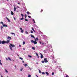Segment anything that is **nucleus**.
<instances>
[{"instance_id":"nucleus-1","label":"nucleus","mask_w":77,"mask_h":77,"mask_svg":"<svg viewBox=\"0 0 77 77\" xmlns=\"http://www.w3.org/2000/svg\"><path fill=\"white\" fill-rule=\"evenodd\" d=\"M10 49L11 51H12L13 50V49H12V47H15V45L14 44H10V45H9Z\"/></svg>"},{"instance_id":"nucleus-2","label":"nucleus","mask_w":77,"mask_h":77,"mask_svg":"<svg viewBox=\"0 0 77 77\" xmlns=\"http://www.w3.org/2000/svg\"><path fill=\"white\" fill-rule=\"evenodd\" d=\"M31 42H32V43H34L35 44H37L36 42H34L33 40H31Z\"/></svg>"},{"instance_id":"nucleus-3","label":"nucleus","mask_w":77,"mask_h":77,"mask_svg":"<svg viewBox=\"0 0 77 77\" xmlns=\"http://www.w3.org/2000/svg\"><path fill=\"white\" fill-rule=\"evenodd\" d=\"M44 61H45V63H47V62H48V60H47V58H44Z\"/></svg>"},{"instance_id":"nucleus-4","label":"nucleus","mask_w":77,"mask_h":77,"mask_svg":"<svg viewBox=\"0 0 77 77\" xmlns=\"http://www.w3.org/2000/svg\"><path fill=\"white\" fill-rule=\"evenodd\" d=\"M40 54H41L40 57L41 59H42V58L44 57V56H43V55H42V54H41V53H40Z\"/></svg>"},{"instance_id":"nucleus-5","label":"nucleus","mask_w":77,"mask_h":77,"mask_svg":"<svg viewBox=\"0 0 77 77\" xmlns=\"http://www.w3.org/2000/svg\"><path fill=\"white\" fill-rule=\"evenodd\" d=\"M5 43H6V41L4 40L2 42V44H5Z\"/></svg>"},{"instance_id":"nucleus-6","label":"nucleus","mask_w":77,"mask_h":77,"mask_svg":"<svg viewBox=\"0 0 77 77\" xmlns=\"http://www.w3.org/2000/svg\"><path fill=\"white\" fill-rule=\"evenodd\" d=\"M10 42V40H7L6 42L5 41V43H6L7 44H8V43H9Z\"/></svg>"},{"instance_id":"nucleus-7","label":"nucleus","mask_w":77,"mask_h":77,"mask_svg":"<svg viewBox=\"0 0 77 77\" xmlns=\"http://www.w3.org/2000/svg\"><path fill=\"white\" fill-rule=\"evenodd\" d=\"M6 18L7 19V20L8 21V22H11V20L9 19L8 18V17H6Z\"/></svg>"},{"instance_id":"nucleus-8","label":"nucleus","mask_w":77,"mask_h":77,"mask_svg":"<svg viewBox=\"0 0 77 77\" xmlns=\"http://www.w3.org/2000/svg\"><path fill=\"white\" fill-rule=\"evenodd\" d=\"M3 27H8V25H6V24H3Z\"/></svg>"},{"instance_id":"nucleus-9","label":"nucleus","mask_w":77,"mask_h":77,"mask_svg":"<svg viewBox=\"0 0 77 77\" xmlns=\"http://www.w3.org/2000/svg\"><path fill=\"white\" fill-rule=\"evenodd\" d=\"M14 11L15 12L16 11V7L15 6L14 7Z\"/></svg>"},{"instance_id":"nucleus-10","label":"nucleus","mask_w":77,"mask_h":77,"mask_svg":"<svg viewBox=\"0 0 77 77\" xmlns=\"http://www.w3.org/2000/svg\"><path fill=\"white\" fill-rule=\"evenodd\" d=\"M26 13H27V14H31V15H32V14L30 13L29 12V11H27V12H26Z\"/></svg>"},{"instance_id":"nucleus-11","label":"nucleus","mask_w":77,"mask_h":77,"mask_svg":"<svg viewBox=\"0 0 77 77\" xmlns=\"http://www.w3.org/2000/svg\"><path fill=\"white\" fill-rule=\"evenodd\" d=\"M11 14L12 15H14V12H13V11H11Z\"/></svg>"},{"instance_id":"nucleus-12","label":"nucleus","mask_w":77,"mask_h":77,"mask_svg":"<svg viewBox=\"0 0 77 77\" xmlns=\"http://www.w3.org/2000/svg\"><path fill=\"white\" fill-rule=\"evenodd\" d=\"M8 39H10V40H11V39H12V38H11V37L8 36Z\"/></svg>"},{"instance_id":"nucleus-13","label":"nucleus","mask_w":77,"mask_h":77,"mask_svg":"<svg viewBox=\"0 0 77 77\" xmlns=\"http://www.w3.org/2000/svg\"><path fill=\"white\" fill-rule=\"evenodd\" d=\"M46 74H47V75H49V73H48V72H45Z\"/></svg>"},{"instance_id":"nucleus-14","label":"nucleus","mask_w":77,"mask_h":77,"mask_svg":"<svg viewBox=\"0 0 77 77\" xmlns=\"http://www.w3.org/2000/svg\"><path fill=\"white\" fill-rule=\"evenodd\" d=\"M35 54L38 57H39V56L38 55V54L37 53H35Z\"/></svg>"},{"instance_id":"nucleus-15","label":"nucleus","mask_w":77,"mask_h":77,"mask_svg":"<svg viewBox=\"0 0 77 77\" xmlns=\"http://www.w3.org/2000/svg\"><path fill=\"white\" fill-rule=\"evenodd\" d=\"M21 32L22 33H23L24 32V30L22 29L21 30Z\"/></svg>"},{"instance_id":"nucleus-16","label":"nucleus","mask_w":77,"mask_h":77,"mask_svg":"<svg viewBox=\"0 0 77 77\" xmlns=\"http://www.w3.org/2000/svg\"><path fill=\"white\" fill-rule=\"evenodd\" d=\"M21 16L22 17H24V14H21Z\"/></svg>"},{"instance_id":"nucleus-17","label":"nucleus","mask_w":77,"mask_h":77,"mask_svg":"<svg viewBox=\"0 0 77 77\" xmlns=\"http://www.w3.org/2000/svg\"><path fill=\"white\" fill-rule=\"evenodd\" d=\"M32 20L33 21H34V23H36V22H35V20L34 19H33Z\"/></svg>"},{"instance_id":"nucleus-18","label":"nucleus","mask_w":77,"mask_h":77,"mask_svg":"<svg viewBox=\"0 0 77 77\" xmlns=\"http://www.w3.org/2000/svg\"><path fill=\"white\" fill-rule=\"evenodd\" d=\"M32 49L35 50V48L34 47H32Z\"/></svg>"},{"instance_id":"nucleus-19","label":"nucleus","mask_w":77,"mask_h":77,"mask_svg":"<svg viewBox=\"0 0 77 77\" xmlns=\"http://www.w3.org/2000/svg\"><path fill=\"white\" fill-rule=\"evenodd\" d=\"M25 18H26V17H27V14H25Z\"/></svg>"},{"instance_id":"nucleus-20","label":"nucleus","mask_w":77,"mask_h":77,"mask_svg":"<svg viewBox=\"0 0 77 77\" xmlns=\"http://www.w3.org/2000/svg\"><path fill=\"white\" fill-rule=\"evenodd\" d=\"M34 36L32 34H31V37H32V38H33V37Z\"/></svg>"},{"instance_id":"nucleus-21","label":"nucleus","mask_w":77,"mask_h":77,"mask_svg":"<svg viewBox=\"0 0 77 77\" xmlns=\"http://www.w3.org/2000/svg\"><path fill=\"white\" fill-rule=\"evenodd\" d=\"M25 43H26V42H23V45H24V44H25Z\"/></svg>"},{"instance_id":"nucleus-22","label":"nucleus","mask_w":77,"mask_h":77,"mask_svg":"<svg viewBox=\"0 0 77 77\" xmlns=\"http://www.w3.org/2000/svg\"><path fill=\"white\" fill-rule=\"evenodd\" d=\"M27 64H25V65H24V66L26 67V66H27Z\"/></svg>"},{"instance_id":"nucleus-23","label":"nucleus","mask_w":77,"mask_h":77,"mask_svg":"<svg viewBox=\"0 0 77 77\" xmlns=\"http://www.w3.org/2000/svg\"><path fill=\"white\" fill-rule=\"evenodd\" d=\"M28 57H32V56H30V55H28Z\"/></svg>"},{"instance_id":"nucleus-24","label":"nucleus","mask_w":77,"mask_h":77,"mask_svg":"<svg viewBox=\"0 0 77 77\" xmlns=\"http://www.w3.org/2000/svg\"><path fill=\"white\" fill-rule=\"evenodd\" d=\"M5 72H6L8 73V70L5 69Z\"/></svg>"},{"instance_id":"nucleus-25","label":"nucleus","mask_w":77,"mask_h":77,"mask_svg":"<svg viewBox=\"0 0 77 77\" xmlns=\"http://www.w3.org/2000/svg\"><path fill=\"white\" fill-rule=\"evenodd\" d=\"M42 63H45V61H44V60H42Z\"/></svg>"},{"instance_id":"nucleus-26","label":"nucleus","mask_w":77,"mask_h":77,"mask_svg":"<svg viewBox=\"0 0 77 77\" xmlns=\"http://www.w3.org/2000/svg\"><path fill=\"white\" fill-rule=\"evenodd\" d=\"M25 33H26V34H28V32L27 31H25Z\"/></svg>"},{"instance_id":"nucleus-27","label":"nucleus","mask_w":77,"mask_h":77,"mask_svg":"<svg viewBox=\"0 0 77 77\" xmlns=\"http://www.w3.org/2000/svg\"><path fill=\"white\" fill-rule=\"evenodd\" d=\"M19 59H21V60H23V59L22 58H21V57H20L19 58Z\"/></svg>"},{"instance_id":"nucleus-28","label":"nucleus","mask_w":77,"mask_h":77,"mask_svg":"<svg viewBox=\"0 0 77 77\" xmlns=\"http://www.w3.org/2000/svg\"><path fill=\"white\" fill-rule=\"evenodd\" d=\"M38 71H39V73H41V70L39 69Z\"/></svg>"},{"instance_id":"nucleus-29","label":"nucleus","mask_w":77,"mask_h":77,"mask_svg":"<svg viewBox=\"0 0 77 77\" xmlns=\"http://www.w3.org/2000/svg\"><path fill=\"white\" fill-rule=\"evenodd\" d=\"M11 34H12L13 35H15V33L14 32H11Z\"/></svg>"},{"instance_id":"nucleus-30","label":"nucleus","mask_w":77,"mask_h":77,"mask_svg":"<svg viewBox=\"0 0 77 77\" xmlns=\"http://www.w3.org/2000/svg\"><path fill=\"white\" fill-rule=\"evenodd\" d=\"M24 19V18L23 17H22V18H20V20H23Z\"/></svg>"},{"instance_id":"nucleus-31","label":"nucleus","mask_w":77,"mask_h":77,"mask_svg":"<svg viewBox=\"0 0 77 77\" xmlns=\"http://www.w3.org/2000/svg\"><path fill=\"white\" fill-rule=\"evenodd\" d=\"M8 59H9V60H11V59L9 57H8Z\"/></svg>"},{"instance_id":"nucleus-32","label":"nucleus","mask_w":77,"mask_h":77,"mask_svg":"<svg viewBox=\"0 0 77 77\" xmlns=\"http://www.w3.org/2000/svg\"><path fill=\"white\" fill-rule=\"evenodd\" d=\"M42 74H43V75L45 74V72H42Z\"/></svg>"},{"instance_id":"nucleus-33","label":"nucleus","mask_w":77,"mask_h":77,"mask_svg":"<svg viewBox=\"0 0 77 77\" xmlns=\"http://www.w3.org/2000/svg\"><path fill=\"white\" fill-rule=\"evenodd\" d=\"M1 23L2 24V25H3V22H1Z\"/></svg>"},{"instance_id":"nucleus-34","label":"nucleus","mask_w":77,"mask_h":77,"mask_svg":"<svg viewBox=\"0 0 77 77\" xmlns=\"http://www.w3.org/2000/svg\"><path fill=\"white\" fill-rule=\"evenodd\" d=\"M28 77H31V75H28Z\"/></svg>"},{"instance_id":"nucleus-35","label":"nucleus","mask_w":77,"mask_h":77,"mask_svg":"<svg viewBox=\"0 0 77 77\" xmlns=\"http://www.w3.org/2000/svg\"><path fill=\"white\" fill-rule=\"evenodd\" d=\"M54 72H52V75H54Z\"/></svg>"},{"instance_id":"nucleus-36","label":"nucleus","mask_w":77,"mask_h":77,"mask_svg":"<svg viewBox=\"0 0 77 77\" xmlns=\"http://www.w3.org/2000/svg\"><path fill=\"white\" fill-rule=\"evenodd\" d=\"M25 21H28V20H27V19H25Z\"/></svg>"},{"instance_id":"nucleus-37","label":"nucleus","mask_w":77,"mask_h":77,"mask_svg":"<svg viewBox=\"0 0 77 77\" xmlns=\"http://www.w3.org/2000/svg\"><path fill=\"white\" fill-rule=\"evenodd\" d=\"M28 17L29 18H31V16H28Z\"/></svg>"},{"instance_id":"nucleus-38","label":"nucleus","mask_w":77,"mask_h":77,"mask_svg":"<svg viewBox=\"0 0 77 77\" xmlns=\"http://www.w3.org/2000/svg\"><path fill=\"white\" fill-rule=\"evenodd\" d=\"M0 44H2V42L1 40H0Z\"/></svg>"},{"instance_id":"nucleus-39","label":"nucleus","mask_w":77,"mask_h":77,"mask_svg":"<svg viewBox=\"0 0 77 77\" xmlns=\"http://www.w3.org/2000/svg\"><path fill=\"white\" fill-rule=\"evenodd\" d=\"M31 33H33V31L31 30Z\"/></svg>"},{"instance_id":"nucleus-40","label":"nucleus","mask_w":77,"mask_h":77,"mask_svg":"<svg viewBox=\"0 0 77 77\" xmlns=\"http://www.w3.org/2000/svg\"><path fill=\"white\" fill-rule=\"evenodd\" d=\"M36 39H37V41H38V40H39V39H38V38H35Z\"/></svg>"},{"instance_id":"nucleus-41","label":"nucleus","mask_w":77,"mask_h":77,"mask_svg":"<svg viewBox=\"0 0 77 77\" xmlns=\"http://www.w3.org/2000/svg\"><path fill=\"white\" fill-rule=\"evenodd\" d=\"M32 30H34V29H33V27L32 28Z\"/></svg>"},{"instance_id":"nucleus-42","label":"nucleus","mask_w":77,"mask_h":77,"mask_svg":"<svg viewBox=\"0 0 77 77\" xmlns=\"http://www.w3.org/2000/svg\"><path fill=\"white\" fill-rule=\"evenodd\" d=\"M23 69L22 68V69H20V71H22V70H23Z\"/></svg>"},{"instance_id":"nucleus-43","label":"nucleus","mask_w":77,"mask_h":77,"mask_svg":"<svg viewBox=\"0 0 77 77\" xmlns=\"http://www.w3.org/2000/svg\"><path fill=\"white\" fill-rule=\"evenodd\" d=\"M66 77H69V76H68V75H66Z\"/></svg>"},{"instance_id":"nucleus-44","label":"nucleus","mask_w":77,"mask_h":77,"mask_svg":"<svg viewBox=\"0 0 77 77\" xmlns=\"http://www.w3.org/2000/svg\"><path fill=\"white\" fill-rule=\"evenodd\" d=\"M42 11H43V10H41L40 12H42Z\"/></svg>"},{"instance_id":"nucleus-45","label":"nucleus","mask_w":77,"mask_h":77,"mask_svg":"<svg viewBox=\"0 0 77 77\" xmlns=\"http://www.w3.org/2000/svg\"><path fill=\"white\" fill-rule=\"evenodd\" d=\"M22 62H23V63H24V61H22Z\"/></svg>"},{"instance_id":"nucleus-46","label":"nucleus","mask_w":77,"mask_h":77,"mask_svg":"<svg viewBox=\"0 0 77 77\" xmlns=\"http://www.w3.org/2000/svg\"><path fill=\"white\" fill-rule=\"evenodd\" d=\"M20 30H22V28H20Z\"/></svg>"},{"instance_id":"nucleus-47","label":"nucleus","mask_w":77,"mask_h":77,"mask_svg":"<svg viewBox=\"0 0 77 77\" xmlns=\"http://www.w3.org/2000/svg\"><path fill=\"white\" fill-rule=\"evenodd\" d=\"M0 65H2V63H1V62H0Z\"/></svg>"},{"instance_id":"nucleus-48","label":"nucleus","mask_w":77,"mask_h":77,"mask_svg":"<svg viewBox=\"0 0 77 77\" xmlns=\"http://www.w3.org/2000/svg\"><path fill=\"white\" fill-rule=\"evenodd\" d=\"M39 43H40V44H42V42H39Z\"/></svg>"},{"instance_id":"nucleus-49","label":"nucleus","mask_w":77,"mask_h":77,"mask_svg":"<svg viewBox=\"0 0 77 77\" xmlns=\"http://www.w3.org/2000/svg\"><path fill=\"white\" fill-rule=\"evenodd\" d=\"M19 47H21V45H19Z\"/></svg>"},{"instance_id":"nucleus-50","label":"nucleus","mask_w":77,"mask_h":77,"mask_svg":"<svg viewBox=\"0 0 77 77\" xmlns=\"http://www.w3.org/2000/svg\"><path fill=\"white\" fill-rule=\"evenodd\" d=\"M33 38H34V39H35V37L34 36H33Z\"/></svg>"},{"instance_id":"nucleus-51","label":"nucleus","mask_w":77,"mask_h":77,"mask_svg":"<svg viewBox=\"0 0 77 77\" xmlns=\"http://www.w3.org/2000/svg\"><path fill=\"white\" fill-rule=\"evenodd\" d=\"M18 5H20V2H19V3H18Z\"/></svg>"},{"instance_id":"nucleus-52","label":"nucleus","mask_w":77,"mask_h":77,"mask_svg":"<svg viewBox=\"0 0 77 77\" xmlns=\"http://www.w3.org/2000/svg\"><path fill=\"white\" fill-rule=\"evenodd\" d=\"M33 31V32H35V30L34 29Z\"/></svg>"},{"instance_id":"nucleus-53","label":"nucleus","mask_w":77,"mask_h":77,"mask_svg":"<svg viewBox=\"0 0 77 77\" xmlns=\"http://www.w3.org/2000/svg\"><path fill=\"white\" fill-rule=\"evenodd\" d=\"M35 41H34V42H36V39H35Z\"/></svg>"},{"instance_id":"nucleus-54","label":"nucleus","mask_w":77,"mask_h":77,"mask_svg":"<svg viewBox=\"0 0 77 77\" xmlns=\"http://www.w3.org/2000/svg\"><path fill=\"white\" fill-rule=\"evenodd\" d=\"M14 20H16L15 18L14 17Z\"/></svg>"},{"instance_id":"nucleus-55","label":"nucleus","mask_w":77,"mask_h":77,"mask_svg":"<svg viewBox=\"0 0 77 77\" xmlns=\"http://www.w3.org/2000/svg\"><path fill=\"white\" fill-rule=\"evenodd\" d=\"M6 60H8V58H7L6 59Z\"/></svg>"},{"instance_id":"nucleus-56","label":"nucleus","mask_w":77,"mask_h":77,"mask_svg":"<svg viewBox=\"0 0 77 77\" xmlns=\"http://www.w3.org/2000/svg\"><path fill=\"white\" fill-rule=\"evenodd\" d=\"M42 45H44V43H42Z\"/></svg>"},{"instance_id":"nucleus-57","label":"nucleus","mask_w":77,"mask_h":77,"mask_svg":"<svg viewBox=\"0 0 77 77\" xmlns=\"http://www.w3.org/2000/svg\"><path fill=\"white\" fill-rule=\"evenodd\" d=\"M2 29H3V27L2 26Z\"/></svg>"},{"instance_id":"nucleus-58","label":"nucleus","mask_w":77,"mask_h":77,"mask_svg":"<svg viewBox=\"0 0 77 77\" xmlns=\"http://www.w3.org/2000/svg\"><path fill=\"white\" fill-rule=\"evenodd\" d=\"M15 68H16V65H15Z\"/></svg>"},{"instance_id":"nucleus-59","label":"nucleus","mask_w":77,"mask_h":77,"mask_svg":"<svg viewBox=\"0 0 77 77\" xmlns=\"http://www.w3.org/2000/svg\"><path fill=\"white\" fill-rule=\"evenodd\" d=\"M23 49L24 50H25V49L23 48Z\"/></svg>"},{"instance_id":"nucleus-60","label":"nucleus","mask_w":77,"mask_h":77,"mask_svg":"<svg viewBox=\"0 0 77 77\" xmlns=\"http://www.w3.org/2000/svg\"><path fill=\"white\" fill-rule=\"evenodd\" d=\"M36 76H37V77H38V76H37V75H36Z\"/></svg>"},{"instance_id":"nucleus-61","label":"nucleus","mask_w":77,"mask_h":77,"mask_svg":"<svg viewBox=\"0 0 77 77\" xmlns=\"http://www.w3.org/2000/svg\"><path fill=\"white\" fill-rule=\"evenodd\" d=\"M36 64H38V63H36Z\"/></svg>"},{"instance_id":"nucleus-62","label":"nucleus","mask_w":77,"mask_h":77,"mask_svg":"<svg viewBox=\"0 0 77 77\" xmlns=\"http://www.w3.org/2000/svg\"><path fill=\"white\" fill-rule=\"evenodd\" d=\"M0 62H2V60H0Z\"/></svg>"},{"instance_id":"nucleus-63","label":"nucleus","mask_w":77,"mask_h":77,"mask_svg":"<svg viewBox=\"0 0 77 77\" xmlns=\"http://www.w3.org/2000/svg\"><path fill=\"white\" fill-rule=\"evenodd\" d=\"M8 1H9V0H7Z\"/></svg>"},{"instance_id":"nucleus-64","label":"nucleus","mask_w":77,"mask_h":77,"mask_svg":"<svg viewBox=\"0 0 77 77\" xmlns=\"http://www.w3.org/2000/svg\"><path fill=\"white\" fill-rule=\"evenodd\" d=\"M53 57V58H54V57Z\"/></svg>"}]
</instances>
